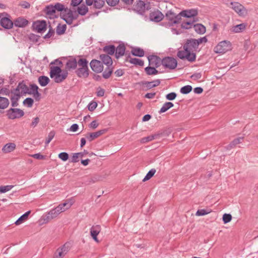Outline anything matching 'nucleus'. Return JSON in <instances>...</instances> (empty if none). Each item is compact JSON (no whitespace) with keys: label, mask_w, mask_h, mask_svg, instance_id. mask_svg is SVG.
Returning <instances> with one entry per match:
<instances>
[{"label":"nucleus","mask_w":258,"mask_h":258,"mask_svg":"<svg viewBox=\"0 0 258 258\" xmlns=\"http://www.w3.org/2000/svg\"><path fill=\"white\" fill-rule=\"evenodd\" d=\"M148 59L150 66L158 68L161 63L160 58L157 56L151 55L148 57Z\"/></svg>","instance_id":"nucleus-19"},{"label":"nucleus","mask_w":258,"mask_h":258,"mask_svg":"<svg viewBox=\"0 0 258 258\" xmlns=\"http://www.w3.org/2000/svg\"><path fill=\"white\" fill-rule=\"evenodd\" d=\"M125 46L123 44H119L115 49V56L116 58L122 56L124 54L125 52Z\"/></svg>","instance_id":"nucleus-29"},{"label":"nucleus","mask_w":258,"mask_h":258,"mask_svg":"<svg viewBox=\"0 0 258 258\" xmlns=\"http://www.w3.org/2000/svg\"><path fill=\"white\" fill-rule=\"evenodd\" d=\"M68 75V72L61 70L60 67L51 66L50 67V77L56 83L62 82L67 78Z\"/></svg>","instance_id":"nucleus-2"},{"label":"nucleus","mask_w":258,"mask_h":258,"mask_svg":"<svg viewBox=\"0 0 258 258\" xmlns=\"http://www.w3.org/2000/svg\"><path fill=\"white\" fill-rule=\"evenodd\" d=\"M173 104L170 102H167L165 103L162 107L161 108L159 112L160 113H164L167 111L169 109L171 108L173 106Z\"/></svg>","instance_id":"nucleus-34"},{"label":"nucleus","mask_w":258,"mask_h":258,"mask_svg":"<svg viewBox=\"0 0 258 258\" xmlns=\"http://www.w3.org/2000/svg\"><path fill=\"white\" fill-rule=\"evenodd\" d=\"M51 220L52 218H50V216L49 215L48 213L45 215H43L41 218V221H42L43 224L47 223Z\"/></svg>","instance_id":"nucleus-51"},{"label":"nucleus","mask_w":258,"mask_h":258,"mask_svg":"<svg viewBox=\"0 0 258 258\" xmlns=\"http://www.w3.org/2000/svg\"><path fill=\"white\" fill-rule=\"evenodd\" d=\"M31 213L30 211H28L26 212H25L24 214H23L22 216H21L15 222V224L16 225H19L22 223H23L24 221H25L28 218L29 215H30Z\"/></svg>","instance_id":"nucleus-27"},{"label":"nucleus","mask_w":258,"mask_h":258,"mask_svg":"<svg viewBox=\"0 0 258 258\" xmlns=\"http://www.w3.org/2000/svg\"><path fill=\"white\" fill-rule=\"evenodd\" d=\"M97 106V103L96 102H91L88 104V107L90 111H92L95 109Z\"/></svg>","instance_id":"nucleus-62"},{"label":"nucleus","mask_w":258,"mask_h":258,"mask_svg":"<svg viewBox=\"0 0 258 258\" xmlns=\"http://www.w3.org/2000/svg\"><path fill=\"white\" fill-rule=\"evenodd\" d=\"M91 155H93L85 152L74 153L72 157V161H90L88 157Z\"/></svg>","instance_id":"nucleus-12"},{"label":"nucleus","mask_w":258,"mask_h":258,"mask_svg":"<svg viewBox=\"0 0 258 258\" xmlns=\"http://www.w3.org/2000/svg\"><path fill=\"white\" fill-rule=\"evenodd\" d=\"M197 11L194 9L182 11L180 13V17L183 16L188 18L194 17L197 16Z\"/></svg>","instance_id":"nucleus-20"},{"label":"nucleus","mask_w":258,"mask_h":258,"mask_svg":"<svg viewBox=\"0 0 258 258\" xmlns=\"http://www.w3.org/2000/svg\"><path fill=\"white\" fill-rule=\"evenodd\" d=\"M177 56L181 59H186L189 61L193 62L196 60V54L191 52L188 48L183 45V50H179L177 54Z\"/></svg>","instance_id":"nucleus-5"},{"label":"nucleus","mask_w":258,"mask_h":258,"mask_svg":"<svg viewBox=\"0 0 258 258\" xmlns=\"http://www.w3.org/2000/svg\"><path fill=\"white\" fill-rule=\"evenodd\" d=\"M156 170L155 168H152L151 170H150L145 176L143 181H146L151 179L154 176V175L156 173Z\"/></svg>","instance_id":"nucleus-39"},{"label":"nucleus","mask_w":258,"mask_h":258,"mask_svg":"<svg viewBox=\"0 0 258 258\" xmlns=\"http://www.w3.org/2000/svg\"><path fill=\"white\" fill-rule=\"evenodd\" d=\"M9 100L8 98L1 97V109L6 108L9 105Z\"/></svg>","instance_id":"nucleus-46"},{"label":"nucleus","mask_w":258,"mask_h":258,"mask_svg":"<svg viewBox=\"0 0 258 258\" xmlns=\"http://www.w3.org/2000/svg\"><path fill=\"white\" fill-rule=\"evenodd\" d=\"M134 10L138 14L143 15L146 11L150 9L149 3H145L142 1H139L134 5Z\"/></svg>","instance_id":"nucleus-9"},{"label":"nucleus","mask_w":258,"mask_h":258,"mask_svg":"<svg viewBox=\"0 0 258 258\" xmlns=\"http://www.w3.org/2000/svg\"><path fill=\"white\" fill-rule=\"evenodd\" d=\"M54 135H55V133L54 132H50L48 135V137L46 140V141H45V144L46 145H48L50 142L52 140V139L53 138L54 136Z\"/></svg>","instance_id":"nucleus-59"},{"label":"nucleus","mask_w":258,"mask_h":258,"mask_svg":"<svg viewBox=\"0 0 258 258\" xmlns=\"http://www.w3.org/2000/svg\"><path fill=\"white\" fill-rule=\"evenodd\" d=\"M58 157L61 160L65 161L69 158V155L66 152H61L58 154Z\"/></svg>","instance_id":"nucleus-57"},{"label":"nucleus","mask_w":258,"mask_h":258,"mask_svg":"<svg viewBox=\"0 0 258 258\" xmlns=\"http://www.w3.org/2000/svg\"><path fill=\"white\" fill-rule=\"evenodd\" d=\"M59 207H56L52 210H51L48 213L49 215L50 216V218L52 219L56 218L60 213H61V211H60Z\"/></svg>","instance_id":"nucleus-31"},{"label":"nucleus","mask_w":258,"mask_h":258,"mask_svg":"<svg viewBox=\"0 0 258 258\" xmlns=\"http://www.w3.org/2000/svg\"><path fill=\"white\" fill-rule=\"evenodd\" d=\"M103 177L99 175H94V176L87 178V180H84L85 183L89 185L91 183H95L97 181L102 180Z\"/></svg>","instance_id":"nucleus-24"},{"label":"nucleus","mask_w":258,"mask_h":258,"mask_svg":"<svg viewBox=\"0 0 258 258\" xmlns=\"http://www.w3.org/2000/svg\"><path fill=\"white\" fill-rule=\"evenodd\" d=\"M184 45L185 46L186 48H188L191 52H194V51L198 48L199 42L197 41V39H191L188 40Z\"/></svg>","instance_id":"nucleus-18"},{"label":"nucleus","mask_w":258,"mask_h":258,"mask_svg":"<svg viewBox=\"0 0 258 258\" xmlns=\"http://www.w3.org/2000/svg\"><path fill=\"white\" fill-rule=\"evenodd\" d=\"M155 68L153 66L147 67L145 68V71L149 75H156L158 72L156 70Z\"/></svg>","instance_id":"nucleus-38"},{"label":"nucleus","mask_w":258,"mask_h":258,"mask_svg":"<svg viewBox=\"0 0 258 258\" xmlns=\"http://www.w3.org/2000/svg\"><path fill=\"white\" fill-rule=\"evenodd\" d=\"M162 64L166 69L173 70L175 69L177 65V62L175 58L172 57H166L164 58L161 61Z\"/></svg>","instance_id":"nucleus-8"},{"label":"nucleus","mask_w":258,"mask_h":258,"mask_svg":"<svg viewBox=\"0 0 258 258\" xmlns=\"http://www.w3.org/2000/svg\"><path fill=\"white\" fill-rule=\"evenodd\" d=\"M31 156L33 157V158H34L35 159H37V160H46V159L45 158V156H43V155H42L40 153L31 155Z\"/></svg>","instance_id":"nucleus-60"},{"label":"nucleus","mask_w":258,"mask_h":258,"mask_svg":"<svg viewBox=\"0 0 258 258\" xmlns=\"http://www.w3.org/2000/svg\"><path fill=\"white\" fill-rule=\"evenodd\" d=\"M105 4L104 0H94V6L96 9H101Z\"/></svg>","instance_id":"nucleus-48"},{"label":"nucleus","mask_w":258,"mask_h":258,"mask_svg":"<svg viewBox=\"0 0 258 258\" xmlns=\"http://www.w3.org/2000/svg\"><path fill=\"white\" fill-rule=\"evenodd\" d=\"M68 203H67V201L62 204H59L57 207L60 208V211H61V212H64L67 209H68Z\"/></svg>","instance_id":"nucleus-58"},{"label":"nucleus","mask_w":258,"mask_h":258,"mask_svg":"<svg viewBox=\"0 0 258 258\" xmlns=\"http://www.w3.org/2000/svg\"><path fill=\"white\" fill-rule=\"evenodd\" d=\"M66 30V26L65 25L62 26H58L56 28V33L57 34L61 35L64 33Z\"/></svg>","instance_id":"nucleus-54"},{"label":"nucleus","mask_w":258,"mask_h":258,"mask_svg":"<svg viewBox=\"0 0 258 258\" xmlns=\"http://www.w3.org/2000/svg\"><path fill=\"white\" fill-rule=\"evenodd\" d=\"M211 212L210 210H206V209H199L196 212V216H202L206 215Z\"/></svg>","instance_id":"nucleus-47"},{"label":"nucleus","mask_w":258,"mask_h":258,"mask_svg":"<svg viewBox=\"0 0 258 258\" xmlns=\"http://www.w3.org/2000/svg\"><path fill=\"white\" fill-rule=\"evenodd\" d=\"M176 94L174 92H171L166 95V98L168 100H173L176 97Z\"/></svg>","instance_id":"nucleus-63"},{"label":"nucleus","mask_w":258,"mask_h":258,"mask_svg":"<svg viewBox=\"0 0 258 258\" xmlns=\"http://www.w3.org/2000/svg\"><path fill=\"white\" fill-rule=\"evenodd\" d=\"M195 30L199 34H203L206 31V28L203 25L198 24L194 25Z\"/></svg>","instance_id":"nucleus-37"},{"label":"nucleus","mask_w":258,"mask_h":258,"mask_svg":"<svg viewBox=\"0 0 258 258\" xmlns=\"http://www.w3.org/2000/svg\"><path fill=\"white\" fill-rule=\"evenodd\" d=\"M88 11V8L84 5H81L78 8V12L81 15H85Z\"/></svg>","instance_id":"nucleus-43"},{"label":"nucleus","mask_w":258,"mask_h":258,"mask_svg":"<svg viewBox=\"0 0 258 258\" xmlns=\"http://www.w3.org/2000/svg\"><path fill=\"white\" fill-rule=\"evenodd\" d=\"M24 115V111L19 108H10L7 111L8 117L11 119L21 118Z\"/></svg>","instance_id":"nucleus-10"},{"label":"nucleus","mask_w":258,"mask_h":258,"mask_svg":"<svg viewBox=\"0 0 258 258\" xmlns=\"http://www.w3.org/2000/svg\"><path fill=\"white\" fill-rule=\"evenodd\" d=\"M223 221L224 224H226L231 221L232 220V216L230 214H224L222 217Z\"/></svg>","instance_id":"nucleus-50"},{"label":"nucleus","mask_w":258,"mask_h":258,"mask_svg":"<svg viewBox=\"0 0 258 258\" xmlns=\"http://www.w3.org/2000/svg\"><path fill=\"white\" fill-rule=\"evenodd\" d=\"M59 249L62 250V252L66 254L70 250V246L68 243H66L61 247L58 248Z\"/></svg>","instance_id":"nucleus-55"},{"label":"nucleus","mask_w":258,"mask_h":258,"mask_svg":"<svg viewBox=\"0 0 258 258\" xmlns=\"http://www.w3.org/2000/svg\"><path fill=\"white\" fill-rule=\"evenodd\" d=\"M78 65V61L76 59L71 58L67 60L66 63V68L69 70L75 69Z\"/></svg>","instance_id":"nucleus-28"},{"label":"nucleus","mask_w":258,"mask_h":258,"mask_svg":"<svg viewBox=\"0 0 258 258\" xmlns=\"http://www.w3.org/2000/svg\"><path fill=\"white\" fill-rule=\"evenodd\" d=\"M14 185H1V194L5 193L10 190Z\"/></svg>","instance_id":"nucleus-53"},{"label":"nucleus","mask_w":258,"mask_h":258,"mask_svg":"<svg viewBox=\"0 0 258 258\" xmlns=\"http://www.w3.org/2000/svg\"><path fill=\"white\" fill-rule=\"evenodd\" d=\"M33 103L34 100L31 98H27L23 101V104L28 107H31Z\"/></svg>","instance_id":"nucleus-49"},{"label":"nucleus","mask_w":258,"mask_h":258,"mask_svg":"<svg viewBox=\"0 0 258 258\" xmlns=\"http://www.w3.org/2000/svg\"><path fill=\"white\" fill-rule=\"evenodd\" d=\"M113 72V68L112 66H107L104 71L102 74V76L104 79L109 78Z\"/></svg>","instance_id":"nucleus-32"},{"label":"nucleus","mask_w":258,"mask_h":258,"mask_svg":"<svg viewBox=\"0 0 258 258\" xmlns=\"http://www.w3.org/2000/svg\"><path fill=\"white\" fill-rule=\"evenodd\" d=\"M49 81L48 77L44 76H40L38 78V82L42 87L46 86L49 83Z\"/></svg>","instance_id":"nucleus-33"},{"label":"nucleus","mask_w":258,"mask_h":258,"mask_svg":"<svg viewBox=\"0 0 258 258\" xmlns=\"http://www.w3.org/2000/svg\"><path fill=\"white\" fill-rule=\"evenodd\" d=\"M45 12L48 17L50 19L56 17V11L53 6H48L46 7Z\"/></svg>","instance_id":"nucleus-21"},{"label":"nucleus","mask_w":258,"mask_h":258,"mask_svg":"<svg viewBox=\"0 0 258 258\" xmlns=\"http://www.w3.org/2000/svg\"><path fill=\"white\" fill-rule=\"evenodd\" d=\"M229 7L240 16H244L247 14L246 9L238 2L230 3Z\"/></svg>","instance_id":"nucleus-7"},{"label":"nucleus","mask_w":258,"mask_h":258,"mask_svg":"<svg viewBox=\"0 0 258 258\" xmlns=\"http://www.w3.org/2000/svg\"><path fill=\"white\" fill-rule=\"evenodd\" d=\"M132 53L133 55L142 57L144 55V51L140 48H134L132 50Z\"/></svg>","instance_id":"nucleus-36"},{"label":"nucleus","mask_w":258,"mask_h":258,"mask_svg":"<svg viewBox=\"0 0 258 258\" xmlns=\"http://www.w3.org/2000/svg\"><path fill=\"white\" fill-rule=\"evenodd\" d=\"M78 68L76 71V73L80 78H86L89 76V69L88 67V61L85 58H80L78 61Z\"/></svg>","instance_id":"nucleus-3"},{"label":"nucleus","mask_w":258,"mask_h":258,"mask_svg":"<svg viewBox=\"0 0 258 258\" xmlns=\"http://www.w3.org/2000/svg\"><path fill=\"white\" fill-rule=\"evenodd\" d=\"M38 87L35 84H31L29 87L25 83L22 82L19 83L13 91L21 96L26 94L32 95L36 101H39L40 100L41 94L38 92Z\"/></svg>","instance_id":"nucleus-1"},{"label":"nucleus","mask_w":258,"mask_h":258,"mask_svg":"<svg viewBox=\"0 0 258 258\" xmlns=\"http://www.w3.org/2000/svg\"><path fill=\"white\" fill-rule=\"evenodd\" d=\"M245 29V25L244 23L240 24L234 26L232 28V31L235 33H239Z\"/></svg>","instance_id":"nucleus-35"},{"label":"nucleus","mask_w":258,"mask_h":258,"mask_svg":"<svg viewBox=\"0 0 258 258\" xmlns=\"http://www.w3.org/2000/svg\"><path fill=\"white\" fill-rule=\"evenodd\" d=\"M66 254L62 252V250H60L58 248L54 254V258H60L64 256Z\"/></svg>","instance_id":"nucleus-56"},{"label":"nucleus","mask_w":258,"mask_h":258,"mask_svg":"<svg viewBox=\"0 0 258 258\" xmlns=\"http://www.w3.org/2000/svg\"><path fill=\"white\" fill-rule=\"evenodd\" d=\"M195 25L194 24V21L190 20H186L182 22L181 24V27L184 29H189L191 27V26Z\"/></svg>","instance_id":"nucleus-42"},{"label":"nucleus","mask_w":258,"mask_h":258,"mask_svg":"<svg viewBox=\"0 0 258 258\" xmlns=\"http://www.w3.org/2000/svg\"><path fill=\"white\" fill-rule=\"evenodd\" d=\"M180 19V13L176 14L171 10H169L165 14V20H167L168 22H163L162 23V25L166 27H169L174 24L179 23Z\"/></svg>","instance_id":"nucleus-4"},{"label":"nucleus","mask_w":258,"mask_h":258,"mask_svg":"<svg viewBox=\"0 0 258 258\" xmlns=\"http://www.w3.org/2000/svg\"><path fill=\"white\" fill-rule=\"evenodd\" d=\"M100 231L101 227L99 225H93L90 228V235L93 239L97 242H99L97 236L100 232Z\"/></svg>","instance_id":"nucleus-16"},{"label":"nucleus","mask_w":258,"mask_h":258,"mask_svg":"<svg viewBox=\"0 0 258 258\" xmlns=\"http://www.w3.org/2000/svg\"><path fill=\"white\" fill-rule=\"evenodd\" d=\"M99 57L102 62L106 66H112V60L110 56L107 54H103L100 55Z\"/></svg>","instance_id":"nucleus-22"},{"label":"nucleus","mask_w":258,"mask_h":258,"mask_svg":"<svg viewBox=\"0 0 258 258\" xmlns=\"http://www.w3.org/2000/svg\"><path fill=\"white\" fill-rule=\"evenodd\" d=\"M103 50L109 55H113L115 50V47L113 45L105 46Z\"/></svg>","instance_id":"nucleus-40"},{"label":"nucleus","mask_w":258,"mask_h":258,"mask_svg":"<svg viewBox=\"0 0 258 258\" xmlns=\"http://www.w3.org/2000/svg\"><path fill=\"white\" fill-rule=\"evenodd\" d=\"M231 49V44L230 41L224 40L219 42L214 48L216 53H224Z\"/></svg>","instance_id":"nucleus-6"},{"label":"nucleus","mask_w":258,"mask_h":258,"mask_svg":"<svg viewBox=\"0 0 258 258\" xmlns=\"http://www.w3.org/2000/svg\"><path fill=\"white\" fill-rule=\"evenodd\" d=\"M62 16V18H63V15H64L66 16H70L71 17H74L72 11H71L70 9H66L64 12L62 13H61Z\"/></svg>","instance_id":"nucleus-61"},{"label":"nucleus","mask_w":258,"mask_h":258,"mask_svg":"<svg viewBox=\"0 0 258 258\" xmlns=\"http://www.w3.org/2000/svg\"><path fill=\"white\" fill-rule=\"evenodd\" d=\"M53 6L55 10V11H57V12H61V13H62V12H64V10H66V9L64 7V6L59 3H57Z\"/></svg>","instance_id":"nucleus-52"},{"label":"nucleus","mask_w":258,"mask_h":258,"mask_svg":"<svg viewBox=\"0 0 258 258\" xmlns=\"http://www.w3.org/2000/svg\"><path fill=\"white\" fill-rule=\"evenodd\" d=\"M106 129L101 130L96 132L88 133L86 135V138L89 142H91L106 133Z\"/></svg>","instance_id":"nucleus-15"},{"label":"nucleus","mask_w":258,"mask_h":258,"mask_svg":"<svg viewBox=\"0 0 258 258\" xmlns=\"http://www.w3.org/2000/svg\"><path fill=\"white\" fill-rule=\"evenodd\" d=\"M35 30L39 33H42L46 29V23L44 21H39L35 22L33 25Z\"/></svg>","instance_id":"nucleus-17"},{"label":"nucleus","mask_w":258,"mask_h":258,"mask_svg":"<svg viewBox=\"0 0 258 258\" xmlns=\"http://www.w3.org/2000/svg\"><path fill=\"white\" fill-rule=\"evenodd\" d=\"M130 62L134 64L138 65L140 66H143L144 65V61L139 58H131Z\"/></svg>","instance_id":"nucleus-45"},{"label":"nucleus","mask_w":258,"mask_h":258,"mask_svg":"<svg viewBox=\"0 0 258 258\" xmlns=\"http://www.w3.org/2000/svg\"><path fill=\"white\" fill-rule=\"evenodd\" d=\"M90 66L92 71L97 73L102 72L104 69L102 62L97 59L92 60Z\"/></svg>","instance_id":"nucleus-13"},{"label":"nucleus","mask_w":258,"mask_h":258,"mask_svg":"<svg viewBox=\"0 0 258 258\" xmlns=\"http://www.w3.org/2000/svg\"><path fill=\"white\" fill-rule=\"evenodd\" d=\"M164 17V15L159 10L151 11L149 14L150 20L154 22H160Z\"/></svg>","instance_id":"nucleus-14"},{"label":"nucleus","mask_w":258,"mask_h":258,"mask_svg":"<svg viewBox=\"0 0 258 258\" xmlns=\"http://www.w3.org/2000/svg\"><path fill=\"white\" fill-rule=\"evenodd\" d=\"M192 90V87L190 85H186L182 87L180 90L181 93L187 94Z\"/></svg>","instance_id":"nucleus-44"},{"label":"nucleus","mask_w":258,"mask_h":258,"mask_svg":"<svg viewBox=\"0 0 258 258\" xmlns=\"http://www.w3.org/2000/svg\"><path fill=\"white\" fill-rule=\"evenodd\" d=\"M16 148V145L14 143H10L7 144L2 149L5 153H9L13 151Z\"/></svg>","instance_id":"nucleus-30"},{"label":"nucleus","mask_w":258,"mask_h":258,"mask_svg":"<svg viewBox=\"0 0 258 258\" xmlns=\"http://www.w3.org/2000/svg\"><path fill=\"white\" fill-rule=\"evenodd\" d=\"M28 21L24 18H18L14 22L15 26L18 27H24L27 25Z\"/></svg>","instance_id":"nucleus-25"},{"label":"nucleus","mask_w":258,"mask_h":258,"mask_svg":"<svg viewBox=\"0 0 258 258\" xmlns=\"http://www.w3.org/2000/svg\"><path fill=\"white\" fill-rule=\"evenodd\" d=\"M157 136H158L157 135H153L149 136L148 137L142 138L141 140V142L142 143H146L147 142H149L150 141H151L154 140L155 139H156L157 137Z\"/></svg>","instance_id":"nucleus-41"},{"label":"nucleus","mask_w":258,"mask_h":258,"mask_svg":"<svg viewBox=\"0 0 258 258\" xmlns=\"http://www.w3.org/2000/svg\"><path fill=\"white\" fill-rule=\"evenodd\" d=\"M21 96L18 94L14 91H12V95L11 96V100L12 106L13 107H16L18 105V101Z\"/></svg>","instance_id":"nucleus-23"},{"label":"nucleus","mask_w":258,"mask_h":258,"mask_svg":"<svg viewBox=\"0 0 258 258\" xmlns=\"http://www.w3.org/2000/svg\"><path fill=\"white\" fill-rule=\"evenodd\" d=\"M13 22L10 19V16L6 13H1V26L5 29H10L13 26Z\"/></svg>","instance_id":"nucleus-11"},{"label":"nucleus","mask_w":258,"mask_h":258,"mask_svg":"<svg viewBox=\"0 0 258 258\" xmlns=\"http://www.w3.org/2000/svg\"><path fill=\"white\" fill-rule=\"evenodd\" d=\"M39 122V118L38 117H36L33 118L32 122L31 123L30 126L31 127L34 128L37 126L38 123Z\"/></svg>","instance_id":"nucleus-64"},{"label":"nucleus","mask_w":258,"mask_h":258,"mask_svg":"<svg viewBox=\"0 0 258 258\" xmlns=\"http://www.w3.org/2000/svg\"><path fill=\"white\" fill-rule=\"evenodd\" d=\"M160 84L159 80H155L151 82H145L143 84L148 89L158 86Z\"/></svg>","instance_id":"nucleus-26"}]
</instances>
